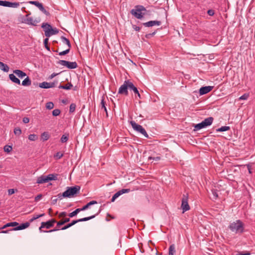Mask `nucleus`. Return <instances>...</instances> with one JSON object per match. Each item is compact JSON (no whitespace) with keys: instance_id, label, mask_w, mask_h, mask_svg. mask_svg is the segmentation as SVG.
I'll return each mask as SVG.
<instances>
[{"instance_id":"obj_62","label":"nucleus","mask_w":255,"mask_h":255,"mask_svg":"<svg viewBox=\"0 0 255 255\" xmlns=\"http://www.w3.org/2000/svg\"><path fill=\"white\" fill-rule=\"evenodd\" d=\"M132 27H133V28L135 31H139L140 30V29H141V28H140V27L137 26H136V25H132Z\"/></svg>"},{"instance_id":"obj_59","label":"nucleus","mask_w":255,"mask_h":255,"mask_svg":"<svg viewBox=\"0 0 255 255\" xmlns=\"http://www.w3.org/2000/svg\"><path fill=\"white\" fill-rule=\"evenodd\" d=\"M207 13L210 15V16H213L215 12H214V10H213V9H209L208 11H207Z\"/></svg>"},{"instance_id":"obj_25","label":"nucleus","mask_w":255,"mask_h":255,"mask_svg":"<svg viewBox=\"0 0 255 255\" xmlns=\"http://www.w3.org/2000/svg\"><path fill=\"white\" fill-rule=\"evenodd\" d=\"M61 39H62L63 42L67 45L68 48H71V44L70 42L68 39H67V38H66L65 37H64L63 36H62L61 37Z\"/></svg>"},{"instance_id":"obj_49","label":"nucleus","mask_w":255,"mask_h":255,"mask_svg":"<svg viewBox=\"0 0 255 255\" xmlns=\"http://www.w3.org/2000/svg\"><path fill=\"white\" fill-rule=\"evenodd\" d=\"M14 133L15 135H19L21 133V130L19 128H15L14 129Z\"/></svg>"},{"instance_id":"obj_11","label":"nucleus","mask_w":255,"mask_h":255,"mask_svg":"<svg viewBox=\"0 0 255 255\" xmlns=\"http://www.w3.org/2000/svg\"><path fill=\"white\" fill-rule=\"evenodd\" d=\"M13 74H15L18 78L23 79V80H29V77L27 76L26 74L20 70H14Z\"/></svg>"},{"instance_id":"obj_31","label":"nucleus","mask_w":255,"mask_h":255,"mask_svg":"<svg viewBox=\"0 0 255 255\" xmlns=\"http://www.w3.org/2000/svg\"><path fill=\"white\" fill-rule=\"evenodd\" d=\"M230 129V127L223 126L216 129L217 131H225Z\"/></svg>"},{"instance_id":"obj_16","label":"nucleus","mask_w":255,"mask_h":255,"mask_svg":"<svg viewBox=\"0 0 255 255\" xmlns=\"http://www.w3.org/2000/svg\"><path fill=\"white\" fill-rule=\"evenodd\" d=\"M49 181V178H47L46 176L41 175L37 178L36 183L43 184Z\"/></svg>"},{"instance_id":"obj_5","label":"nucleus","mask_w":255,"mask_h":255,"mask_svg":"<svg viewBox=\"0 0 255 255\" xmlns=\"http://www.w3.org/2000/svg\"><path fill=\"white\" fill-rule=\"evenodd\" d=\"M130 125L132 128L134 129V130L137 131L143 134L145 137L148 138V135L145 129L140 125L137 124L134 121H131L130 122Z\"/></svg>"},{"instance_id":"obj_40","label":"nucleus","mask_w":255,"mask_h":255,"mask_svg":"<svg viewBox=\"0 0 255 255\" xmlns=\"http://www.w3.org/2000/svg\"><path fill=\"white\" fill-rule=\"evenodd\" d=\"M44 215H45V214L44 213L40 214V215H36L35 216H34L31 219H30L29 221H30V222H32L33 221H34V220L38 219L39 218L43 217Z\"/></svg>"},{"instance_id":"obj_43","label":"nucleus","mask_w":255,"mask_h":255,"mask_svg":"<svg viewBox=\"0 0 255 255\" xmlns=\"http://www.w3.org/2000/svg\"><path fill=\"white\" fill-rule=\"evenodd\" d=\"M33 19L32 17H28L26 19L27 23H28V24L35 26L36 24L33 22Z\"/></svg>"},{"instance_id":"obj_44","label":"nucleus","mask_w":255,"mask_h":255,"mask_svg":"<svg viewBox=\"0 0 255 255\" xmlns=\"http://www.w3.org/2000/svg\"><path fill=\"white\" fill-rule=\"evenodd\" d=\"M70 48H68L65 50L59 52V55L61 56L65 55L70 52Z\"/></svg>"},{"instance_id":"obj_60","label":"nucleus","mask_w":255,"mask_h":255,"mask_svg":"<svg viewBox=\"0 0 255 255\" xmlns=\"http://www.w3.org/2000/svg\"><path fill=\"white\" fill-rule=\"evenodd\" d=\"M15 193V189H10L8 190V193L9 195H12Z\"/></svg>"},{"instance_id":"obj_46","label":"nucleus","mask_w":255,"mask_h":255,"mask_svg":"<svg viewBox=\"0 0 255 255\" xmlns=\"http://www.w3.org/2000/svg\"><path fill=\"white\" fill-rule=\"evenodd\" d=\"M249 97V94L245 93L239 98L240 100H247Z\"/></svg>"},{"instance_id":"obj_57","label":"nucleus","mask_w":255,"mask_h":255,"mask_svg":"<svg viewBox=\"0 0 255 255\" xmlns=\"http://www.w3.org/2000/svg\"><path fill=\"white\" fill-rule=\"evenodd\" d=\"M42 197V194H38L35 197V199H34L35 201L37 202V201L40 200L41 199Z\"/></svg>"},{"instance_id":"obj_4","label":"nucleus","mask_w":255,"mask_h":255,"mask_svg":"<svg viewBox=\"0 0 255 255\" xmlns=\"http://www.w3.org/2000/svg\"><path fill=\"white\" fill-rule=\"evenodd\" d=\"M142 10H145V8L141 5H137L135 6L134 9H132L130 11V13L137 19H142Z\"/></svg>"},{"instance_id":"obj_15","label":"nucleus","mask_w":255,"mask_h":255,"mask_svg":"<svg viewBox=\"0 0 255 255\" xmlns=\"http://www.w3.org/2000/svg\"><path fill=\"white\" fill-rule=\"evenodd\" d=\"M161 24L160 21L151 20L146 22L143 23L142 24L145 27H152L154 25H160Z\"/></svg>"},{"instance_id":"obj_38","label":"nucleus","mask_w":255,"mask_h":255,"mask_svg":"<svg viewBox=\"0 0 255 255\" xmlns=\"http://www.w3.org/2000/svg\"><path fill=\"white\" fill-rule=\"evenodd\" d=\"M120 195H121V192L119 191H118L117 192H116L114 195L112 197V198L111 199V202H113L115 201V200L118 197H119Z\"/></svg>"},{"instance_id":"obj_35","label":"nucleus","mask_w":255,"mask_h":255,"mask_svg":"<svg viewBox=\"0 0 255 255\" xmlns=\"http://www.w3.org/2000/svg\"><path fill=\"white\" fill-rule=\"evenodd\" d=\"M48 40H49L48 37H47V38L44 39L43 43H44V46H45V48L47 50L50 51V47L48 46Z\"/></svg>"},{"instance_id":"obj_32","label":"nucleus","mask_w":255,"mask_h":255,"mask_svg":"<svg viewBox=\"0 0 255 255\" xmlns=\"http://www.w3.org/2000/svg\"><path fill=\"white\" fill-rule=\"evenodd\" d=\"M38 136L35 134H30L28 135V139L31 141H35L38 139Z\"/></svg>"},{"instance_id":"obj_41","label":"nucleus","mask_w":255,"mask_h":255,"mask_svg":"<svg viewBox=\"0 0 255 255\" xmlns=\"http://www.w3.org/2000/svg\"><path fill=\"white\" fill-rule=\"evenodd\" d=\"M54 107V104L51 102H49L46 104V108L48 110H51Z\"/></svg>"},{"instance_id":"obj_2","label":"nucleus","mask_w":255,"mask_h":255,"mask_svg":"<svg viewBox=\"0 0 255 255\" xmlns=\"http://www.w3.org/2000/svg\"><path fill=\"white\" fill-rule=\"evenodd\" d=\"M230 229L236 233H242L244 232V224L240 220L231 223L229 226Z\"/></svg>"},{"instance_id":"obj_27","label":"nucleus","mask_w":255,"mask_h":255,"mask_svg":"<svg viewBox=\"0 0 255 255\" xmlns=\"http://www.w3.org/2000/svg\"><path fill=\"white\" fill-rule=\"evenodd\" d=\"M81 211H82L81 208H77L73 212L69 213L68 214V216L70 218L73 217L75 216L76 215H77V214L79 213Z\"/></svg>"},{"instance_id":"obj_61","label":"nucleus","mask_w":255,"mask_h":255,"mask_svg":"<svg viewBox=\"0 0 255 255\" xmlns=\"http://www.w3.org/2000/svg\"><path fill=\"white\" fill-rule=\"evenodd\" d=\"M22 121L25 124L28 123L29 122V119L27 117H24L23 118Z\"/></svg>"},{"instance_id":"obj_21","label":"nucleus","mask_w":255,"mask_h":255,"mask_svg":"<svg viewBox=\"0 0 255 255\" xmlns=\"http://www.w3.org/2000/svg\"><path fill=\"white\" fill-rule=\"evenodd\" d=\"M18 225V223L16 222H10L6 224L3 227H1L0 229H4L9 227H15Z\"/></svg>"},{"instance_id":"obj_18","label":"nucleus","mask_w":255,"mask_h":255,"mask_svg":"<svg viewBox=\"0 0 255 255\" xmlns=\"http://www.w3.org/2000/svg\"><path fill=\"white\" fill-rule=\"evenodd\" d=\"M213 120L214 119L213 117H209L205 119L203 121H202V122L205 127H206L207 126H210L212 124Z\"/></svg>"},{"instance_id":"obj_51","label":"nucleus","mask_w":255,"mask_h":255,"mask_svg":"<svg viewBox=\"0 0 255 255\" xmlns=\"http://www.w3.org/2000/svg\"><path fill=\"white\" fill-rule=\"evenodd\" d=\"M130 191V189H122V190H120L119 192H121V194L122 195L123 194L128 193Z\"/></svg>"},{"instance_id":"obj_26","label":"nucleus","mask_w":255,"mask_h":255,"mask_svg":"<svg viewBox=\"0 0 255 255\" xmlns=\"http://www.w3.org/2000/svg\"><path fill=\"white\" fill-rule=\"evenodd\" d=\"M73 87L72 84L71 83H68L65 85H60L59 86V88L63 89L65 90H69Z\"/></svg>"},{"instance_id":"obj_7","label":"nucleus","mask_w":255,"mask_h":255,"mask_svg":"<svg viewBox=\"0 0 255 255\" xmlns=\"http://www.w3.org/2000/svg\"><path fill=\"white\" fill-rule=\"evenodd\" d=\"M188 194H184L182 199L181 208L183 210V213L187 211L190 209V206L188 203Z\"/></svg>"},{"instance_id":"obj_55","label":"nucleus","mask_w":255,"mask_h":255,"mask_svg":"<svg viewBox=\"0 0 255 255\" xmlns=\"http://www.w3.org/2000/svg\"><path fill=\"white\" fill-rule=\"evenodd\" d=\"M9 80H19L13 74L9 75Z\"/></svg>"},{"instance_id":"obj_3","label":"nucleus","mask_w":255,"mask_h":255,"mask_svg":"<svg viewBox=\"0 0 255 255\" xmlns=\"http://www.w3.org/2000/svg\"><path fill=\"white\" fill-rule=\"evenodd\" d=\"M80 190V187L75 186L68 187L67 190L63 193L64 198H71L78 193Z\"/></svg>"},{"instance_id":"obj_56","label":"nucleus","mask_w":255,"mask_h":255,"mask_svg":"<svg viewBox=\"0 0 255 255\" xmlns=\"http://www.w3.org/2000/svg\"><path fill=\"white\" fill-rule=\"evenodd\" d=\"M161 158L160 156H156V157H151V156H149L148 157V160H151V159H153V160H155L156 161H158L159 160H160Z\"/></svg>"},{"instance_id":"obj_19","label":"nucleus","mask_w":255,"mask_h":255,"mask_svg":"<svg viewBox=\"0 0 255 255\" xmlns=\"http://www.w3.org/2000/svg\"><path fill=\"white\" fill-rule=\"evenodd\" d=\"M70 221V218H66L64 219H62L60 220L59 222H57V227L58 228H60V226L65 224V223L69 222Z\"/></svg>"},{"instance_id":"obj_24","label":"nucleus","mask_w":255,"mask_h":255,"mask_svg":"<svg viewBox=\"0 0 255 255\" xmlns=\"http://www.w3.org/2000/svg\"><path fill=\"white\" fill-rule=\"evenodd\" d=\"M0 69L4 72H8L9 68L6 64L0 61Z\"/></svg>"},{"instance_id":"obj_45","label":"nucleus","mask_w":255,"mask_h":255,"mask_svg":"<svg viewBox=\"0 0 255 255\" xmlns=\"http://www.w3.org/2000/svg\"><path fill=\"white\" fill-rule=\"evenodd\" d=\"M61 111L59 109H55L52 112V115L53 116H57L60 115Z\"/></svg>"},{"instance_id":"obj_29","label":"nucleus","mask_w":255,"mask_h":255,"mask_svg":"<svg viewBox=\"0 0 255 255\" xmlns=\"http://www.w3.org/2000/svg\"><path fill=\"white\" fill-rule=\"evenodd\" d=\"M68 138H69V134H63L62 136V137L60 139V140H61V142L65 143L68 141Z\"/></svg>"},{"instance_id":"obj_17","label":"nucleus","mask_w":255,"mask_h":255,"mask_svg":"<svg viewBox=\"0 0 255 255\" xmlns=\"http://www.w3.org/2000/svg\"><path fill=\"white\" fill-rule=\"evenodd\" d=\"M55 83L54 82L47 83L46 82H43V83L40 84L39 87L41 88H49L53 87Z\"/></svg>"},{"instance_id":"obj_52","label":"nucleus","mask_w":255,"mask_h":255,"mask_svg":"<svg viewBox=\"0 0 255 255\" xmlns=\"http://www.w3.org/2000/svg\"><path fill=\"white\" fill-rule=\"evenodd\" d=\"M142 18L144 15H150L151 14L149 10H147L145 9V10H142Z\"/></svg>"},{"instance_id":"obj_42","label":"nucleus","mask_w":255,"mask_h":255,"mask_svg":"<svg viewBox=\"0 0 255 255\" xmlns=\"http://www.w3.org/2000/svg\"><path fill=\"white\" fill-rule=\"evenodd\" d=\"M63 156V153L59 151L57 152L55 155L54 157L56 158L57 159H59L61 158H62Z\"/></svg>"},{"instance_id":"obj_23","label":"nucleus","mask_w":255,"mask_h":255,"mask_svg":"<svg viewBox=\"0 0 255 255\" xmlns=\"http://www.w3.org/2000/svg\"><path fill=\"white\" fill-rule=\"evenodd\" d=\"M193 127H194V131H197L205 128V126L202 122L199 124L194 125Z\"/></svg>"},{"instance_id":"obj_64","label":"nucleus","mask_w":255,"mask_h":255,"mask_svg":"<svg viewBox=\"0 0 255 255\" xmlns=\"http://www.w3.org/2000/svg\"><path fill=\"white\" fill-rule=\"evenodd\" d=\"M57 201V198L56 197H52V204H55Z\"/></svg>"},{"instance_id":"obj_8","label":"nucleus","mask_w":255,"mask_h":255,"mask_svg":"<svg viewBox=\"0 0 255 255\" xmlns=\"http://www.w3.org/2000/svg\"><path fill=\"white\" fill-rule=\"evenodd\" d=\"M57 221L55 219H52L50 220H49L46 222H42L41 224V226L39 227V229L40 231H41L42 228H46L49 229L54 226V224L56 223Z\"/></svg>"},{"instance_id":"obj_58","label":"nucleus","mask_w":255,"mask_h":255,"mask_svg":"<svg viewBox=\"0 0 255 255\" xmlns=\"http://www.w3.org/2000/svg\"><path fill=\"white\" fill-rule=\"evenodd\" d=\"M72 227L70 223L67 224L66 226H64L63 227L61 228L60 229L62 230H66L70 227Z\"/></svg>"},{"instance_id":"obj_34","label":"nucleus","mask_w":255,"mask_h":255,"mask_svg":"<svg viewBox=\"0 0 255 255\" xmlns=\"http://www.w3.org/2000/svg\"><path fill=\"white\" fill-rule=\"evenodd\" d=\"M29 3L32 4H33L37 6L38 8L41 6L42 4L41 3H40L38 1H29Z\"/></svg>"},{"instance_id":"obj_50","label":"nucleus","mask_w":255,"mask_h":255,"mask_svg":"<svg viewBox=\"0 0 255 255\" xmlns=\"http://www.w3.org/2000/svg\"><path fill=\"white\" fill-rule=\"evenodd\" d=\"M31 81H22L21 84L24 86H30L31 83Z\"/></svg>"},{"instance_id":"obj_53","label":"nucleus","mask_w":255,"mask_h":255,"mask_svg":"<svg viewBox=\"0 0 255 255\" xmlns=\"http://www.w3.org/2000/svg\"><path fill=\"white\" fill-rule=\"evenodd\" d=\"M212 194L214 196V199H217L218 197V194L217 193V191L216 190L213 189L212 190Z\"/></svg>"},{"instance_id":"obj_6","label":"nucleus","mask_w":255,"mask_h":255,"mask_svg":"<svg viewBox=\"0 0 255 255\" xmlns=\"http://www.w3.org/2000/svg\"><path fill=\"white\" fill-rule=\"evenodd\" d=\"M58 64L61 66L66 67L70 69H75L78 67L77 64L76 62H69L63 60H59L58 62Z\"/></svg>"},{"instance_id":"obj_13","label":"nucleus","mask_w":255,"mask_h":255,"mask_svg":"<svg viewBox=\"0 0 255 255\" xmlns=\"http://www.w3.org/2000/svg\"><path fill=\"white\" fill-rule=\"evenodd\" d=\"M128 89L127 81H125L124 84L119 88L118 93L127 96L128 95Z\"/></svg>"},{"instance_id":"obj_30","label":"nucleus","mask_w":255,"mask_h":255,"mask_svg":"<svg viewBox=\"0 0 255 255\" xmlns=\"http://www.w3.org/2000/svg\"><path fill=\"white\" fill-rule=\"evenodd\" d=\"M104 99H105V98L103 96L102 97L101 104L102 108L104 109V111L106 112V114H107V110L106 107V102H105Z\"/></svg>"},{"instance_id":"obj_36","label":"nucleus","mask_w":255,"mask_h":255,"mask_svg":"<svg viewBox=\"0 0 255 255\" xmlns=\"http://www.w3.org/2000/svg\"><path fill=\"white\" fill-rule=\"evenodd\" d=\"M3 149L5 152L9 153L12 150V147L10 145H6L4 146Z\"/></svg>"},{"instance_id":"obj_48","label":"nucleus","mask_w":255,"mask_h":255,"mask_svg":"<svg viewBox=\"0 0 255 255\" xmlns=\"http://www.w3.org/2000/svg\"><path fill=\"white\" fill-rule=\"evenodd\" d=\"M156 33V31H154L152 33H148V34H146L145 35V38H146L147 39H149L151 37L153 36L155 33Z\"/></svg>"},{"instance_id":"obj_14","label":"nucleus","mask_w":255,"mask_h":255,"mask_svg":"<svg viewBox=\"0 0 255 255\" xmlns=\"http://www.w3.org/2000/svg\"><path fill=\"white\" fill-rule=\"evenodd\" d=\"M214 86H205L202 87L199 89V94L200 95H203L210 92L213 89Z\"/></svg>"},{"instance_id":"obj_12","label":"nucleus","mask_w":255,"mask_h":255,"mask_svg":"<svg viewBox=\"0 0 255 255\" xmlns=\"http://www.w3.org/2000/svg\"><path fill=\"white\" fill-rule=\"evenodd\" d=\"M99 212H98L96 214H94L93 215H92V216H91L90 217H85V218H81V219H78V220H73V221H72V222L71 223H70V224H71V226H72L74 225L75 224H76V223H77L78 222L88 221L89 220H91V219H93L94 218H95L96 217V216L97 215L99 214Z\"/></svg>"},{"instance_id":"obj_37","label":"nucleus","mask_w":255,"mask_h":255,"mask_svg":"<svg viewBox=\"0 0 255 255\" xmlns=\"http://www.w3.org/2000/svg\"><path fill=\"white\" fill-rule=\"evenodd\" d=\"M76 107V104L74 103H72L70 106L69 113H73L75 110Z\"/></svg>"},{"instance_id":"obj_22","label":"nucleus","mask_w":255,"mask_h":255,"mask_svg":"<svg viewBox=\"0 0 255 255\" xmlns=\"http://www.w3.org/2000/svg\"><path fill=\"white\" fill-rule=\"evenodd\" d=\"M41 138L43 141H45L50 138V135L48 132L44 131L41 134Z\"/></svg>"},{"instance_id":"obj_54","label":"nucleus","mask_w":255,"mask_h":255,"mask_svg":"<svg viewBox=\"0 0 255 255\" xmlns=\"http://www.w3.org/2000/svg\"><path fill=\"white\" fill-rule=\"evenodd\" d=\"M67 215V213L66 212H62L59 214L58 217L59 218H61L66 217Z\"/></svg>"},{"instance_id":"obj_10","label":"nucleus","mask_w":255,"mask_h":255,"mask_svg":"<svg viewBox=\"0 0 255 255\" xmlns=\"http://www.w3.org/2000/svg\"><path fill=\"white\" fill-rule=\"evenodd\" d=\"M0 5L10 7H17L19 6V3L16 2H10L6 0H0Z\"/></svg>"},{"instance_id":"obj_33","label":"nucleus","mask_w":255,"mask_h":255,"mask_svg":"<svg viewBox=\"0 0 255 255\" xmlns=\"http://www.w3.org/2000/svg\"><path fill=\"white\" fill-rule=\"evenodd\" d=\"M57 174H49L48 176H46L47 178H49V181L51 180H57Z\"/></svg>"},{"instance_id":"obj_28","label":"nucleus","mask_w":255,"mask_h":255,"mask_svg":"<svg viewBox=\"0 0 255 255\" xmlns=\"http://www.w3.org/2000/svg\"><path fill=\"white\" fill-rule=\"evenodd\" d=\"M175 252V245L174 244L170 245L169 248V255H174Z\"/></svg>"},{"instance_id":"obj_47","label":"nucleus","mask_w":255,"mask_h":255,"mask_svg":"<svg viewBox=\"0 0 255 255\" xmlns=\"http://www.w3.org/2000/svg\"><path fill=\"white\" fill-rule=\"evenodd\" d=\"M156 33V31H154L152 33H148V34H146L145 35V38H146L147 39H149L151 37L153 36L155 33Z\"/></svg>"},{"instance_id":"obj_1","label":"nucleus","mask_w":255,"mask_h":255,"mask_svg":"<svg viewBox=\"0 0 255 255\" xmlns=\"http://www.w3.org/2000/svg\"><path fill=\"white\" fill-rule=\"evenodd\" d=\"M41 27L44 29L45 35L47 37L56 34L59 32L58 29L56 28H52L51 25L48 23H43Z\"/></svg>"},{"instance_id":"obj_39","label":"nucleus","mask_w":255,"mask_h":255,"mask_svg":"<svg viewBox=\"0 0 255 255\" xmlns=\"http://www.w3.org/2000/svg\"><path fill=\"white\" fill-rule=\"evenodd\" d=\"M127 85L128 88L133 91H134V89L135 88H137L134 86V85L131 82H129V81H127Z\"/></svg>"},{"instance_id":"obj_63","label":"nucleus","mask_w":255,"mask_h":255,"mask_svg":"<svg viewBox=\"0 0 255 255\" xmlns=\"http://www.w3.org/2000/svg\"><path fill=\"white\" fill-rule=\"evenodd\" d=\"M41 11L44 13L45 15H47V16H49L50 15V13L47 11L45 8H44Z\"/></svg>"},{"instance_id":"obj_9","label":"nucleus","mask_w":255,"mask_h":255,"mask_svg":"<svg viewBox=\"0 0 255 255\" xmlns=\"http://www.w3.org/2000/svg\"><path fill=\"white\" fill-rule=\"evenodd\" d=\"M30 226V223L29 222H25L24 223H22L20 224L19 226H15V228L13 229H11L9 230V231H18V230H21L25 229L27 228H28ZM9 230L7 231H2L1 233H7Z\"/></svg>"},{"instance_id":"obj_20","label":"nucleus","mask_w":255,"mask_h":255,"mask_svg":"<svg viewBox=\"0 0 255 255\" xmlns=\"http://www.w3.org/2000/svg\"><path fill=\"white\" fill-rule=\"evenodd\" d=\"M96 204H97V202L96 201H91L90 202L88 203L86 205L84 206L82 208H81V209L82 211H84L88 209L90 206Z\"/></svg>"}]
</instances>
